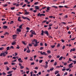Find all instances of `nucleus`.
Listing matches in <instances>:
<instances>
[{
	"label": "nucleus",
	"instance_id": "nucleus-1",
	"mask_svg": "<svg viewBox=\"0 0 76 76\" xmlns=\"http://www.w3.org/2000/svg\"><path fill=\"white\" fill-rule=\"evenodd\" d=\"M8 53V52L7 51H5L4 53H1V54L0 55V56H6V55H7Z\"/></svg>",
	"mask_w": 76,
	"mask_h": 76
},
{
	"label": "nucleus",
	"instance_id": "nucleus-2",
	"mask_svg": "<svg viewBox=\"0 0 76 76\" xmlns=\"http://www.w3.org/2000/svg\"><path fill=\"white\" fill-rule=\"evenodd\" d=\"M30 32H31L32 34H33L34 35H36L37 34L35 33V32L34 31H33V30H31L30 31Z\"/></svg>",
	"mask_w": 76,
	"mask_h": 76
},
{
	"label": "nucleus",
	"instance_id": "nucleus-3",
	"mask_svg": "<svg viewBox=\"0 0 76 76\" xmlns=\"http://www.w3.org/2000/svg\"><path fill=\"white\" fill-rule=\"evenodd\" d=\"M22 18L23 19H26V20L27 19L28 20H30V19L27 17H25L22 16Z\"/></svg>",
	"mask_w": 76,
	"mask_h": 76
},
{
	"label": "nucleus",
	"instance_id": "nucleus-4",
	"mask_svg": "<svg viewBox=\"0 0 76 76\" xmlns=\"http://www.w3.org/2000/svg\"><path fill=\"white\" fill-rule=\"evenodd\" d=\"M40 53H41V54L43 55H47V56H48V55L45 52H43V53H42V52H40Z\"/></svg>",
	"mask_w": 76,
	"mask_h": 76
},
{
	"label": "nucleus",
	"instance_id": "nucleus-5",
	"mask_svg": "<svg viewBox=\"0 0 76 76\" xmlns=\"http://www.w3.org/2000/svg\"><path fill=\"white\" fill-rule=\"evenodd\" d=\"M47 10H46V12H48L49 11V10H50V7H47Z\"/></svg>",
	"mask_w": 76,
	"mask_h": 76
},
{
	"label": "nucleus",
	"instance_id": "nucleus-6",
	"mask_svg": "<svg viewBox=\"0 0 76 76\" xmlns=\"http://www.w3.org/2000/svg\"><path fill=\"white\" fill-rule=\"evenodd\" d=\"M75 48H74V49H71L70 50V52H72V51H74L75 50Z\"/></svg>",
	"mask_w": 76,
	"mask_h": 76
},
{
	"label": "nucleus",
	"instance_id": "nucleus-7",
	"mask_svg": "<svg viewBox=\"0 0 76 76\" xmlns=\"http://www.w3.org/2000/svg\"><path fill=\"white\" fill-rule=\"evenodd\" d=\"M45 34H47V35L48 36L49 35V33L48 31H45Z\"/></svg>",
	"mask_w": 76,
	"mask_h": 76
},
{
	"label": "nucleus",
	"instance_id": "nucleus-8",
	"mask_svg": "<svg viewBox=\"0 0 76 76\" xmlns=\"http://www.w3.org/2000/svg\"><path fill=\"white\" fill-rule=\"evenodd\" d=\"M8 28V26H4L3 27V28L4 29H6V28Z\"/></svg>",
	"mask_w": 76,
	"mask_h": 76
},
{
	"label": "nucleus",
	"instance_id": "nucleus-9",
	"mask_svg": "<svg viewBox=\"0 0 76 76\" xmlns=\"http://www.w3.org/2000/svg\"><path fill=\"white\" fill-rule=\"evenodd\" d=\"M20 17H19L18 18V21H20V22H22V20L20 19Z\"/></svg>",
	"mask_w": 76,
	"mask_h": 76
},
{
	"label": "nucleus",
	"instance_id": "nucleus-10",
	"mask_svg": "<svg viewBox=\"0 0 76 76\" xmlns=\"http://www.w3.org/2000/svg\"><path fill=\"white\" fill-rule=\"evenodd\" d=\"M16 43V42L15 41H14L12 43V45H15Z\"/></svg>",
	"mask_w": 76,
	"mask_h": 76
},
{
	"label": "nucleus",
	"instance_id": "nucleus-11",
	"mask_svg": "<svg viewBox=\"0 0 76 76\" xmlns=\"http://www.w3.org/2000/svg\"><path fill=\"white\" fill-rule=\"evenodd\" d=\"M35 8H35V10H37L39 9V7L38 6H36Z\"/></svg>",
	"mask_w": 76,
	"mask_h": 76
},
{
	"label": "nucleus",
	"instance_id": "nucleus-12",
	"mask_svg": "<svg viewBox=\"0 0 76 76\" xmlns=\"http://www.w3.org/2000/svg\"><path fill=\"white\" fill-rule=\"evenodd\" d=\"M30 14V12H26L25 14H24V15H28Z\"/></svg>",
	"mask_w": 76,
	"mask_h": 76
},
{
	"label": "nucleus",
	"instance_id": "nucleus-13",
	"mask_svg": "<svg viewBox=\"0 0 76 76\" xmlns=\"http://www.w3.org/2000/svg\"><path fill=\"white\" fill-rule=\"evenodd\" d=\"M44 32L43 30H42V34H41V35L42 36H43L44 35Z\"/></svg>",
	"mask_w": 76,
	"mask_h": 76
},
{
	"label": "nucleus",
	"instance_id": "nucleus-14",
	"mask_svg": "<svg viewBox=\"0 0 76 76\" xmlns=\"http://www.w3.org/2000/svg\"><path fill=\"white\" fill-rule=\"evenodd\" d=\"M17 31L19 32H20L21 31V29H17Z\"/></svg>",
	"mask_w": 76,
	"mask_h": 76
},
{
	"label": "nucleus",
	"instance_id": "nucleus-15",
	"mask_svg": "<svg viewBox=\"0 0 76 76\" xmlns=\"http://www.w3.org/2000/svg\"><path fill=\"white\" fill-rule=\"evenodd\" d=\"M12 36L13 37V38L14 39H15L16 38L15 37L17 36L16 35H13Z\"/></svg>",
	"mask_w": 76,
	"mask_h": 76
},
{
	"label": "nucleus",
	"instance_id": "nucleus-16",
	"mask_svg": "<svg viewBox=\"0 0 76 76\" xmlns=\"http://www.w3.org/2000/svg\"><path fill=\"white\" fill-rule=\"evenodd\" d=\"M63 57L62 56L59 59V60L60 61L63 58Z\"/></svg>",
	"mask_w": 76,
	"mask_h": 76
},
{
	"label": "nucleus",
	"instance_id": "nucleus-17",
	"mask_svg": "<svg viewBox=\"0 0 76 76\" xmlns=\"http://www.w3.org/2000/svg\"><path fill=\"white\" fill-rule=\"evenodd\" d=\"M45 14H40V17L42 16H45Z\"/></svg>",
	"mask_w": 76,
	"mask_h": 76
},
{
	"label": "nucleus",
	"instance_id": "nucleus-18",
	"mask_svg": "<svg viewBox=\"0 0 76 76\" xmlns=\"http://www.w3.org/2000/svg\"><path fill=\"white\" fill-rule=\"evenodd\" d=\"M59 72L58 71H55V74L56 75V74L58 73Z\"/></svg>",
	"mask_w": 76,
	"mask_h": 76
},
{
	"label": "nucleus",
	"instance_id": "nucleus-19",
	"mask_svg": "<svg viewBox=\"0 0 76 76\" xmlns=\"http://www.w3.org/2000/svg\"><path fill=\"white\" fill-rule=\"evenodd\" d=\"M39 3V2H36L35 3H34V5H37Z\"/></svg>",
	"mask_w": 76,
	"mask_h": 76
},
{
	"label": "nucleus",
	"instance_id": "nucleus-20",
	"mask_svg": "<svg viewBox=\"0 0 76 76\" xmlns=\"http://www.w3.org/2000/svg\"><path fill=\"white\" fill-rule=\"evenodd\" d=\"M4 49V48L3 47L0 48V50H2Z\"/></svg>",
	"mask_w": 76,
	"mask_h": 76
},
{
	"label": "nucleus",
	"instance_id": "nucleus-21",
	"mask_svg": "<svg viewBox=\"0 0 76 76\" xmlns=\"http://www.w3.org/2000/svg\"><path fill=\"white\" fill-rule=\"evenodd\" d=\"M63 68H64V69H62V71H65L66 69H65V67H63Z\"/></svg>",
	"mask_w": 76,
	"mask_h": 76
},
{
	"label": "nucleus",
	"instance_id": "nucleus-22",
	"mask_svg": "<svg viewBox=\"0 0 76 76\" xmlns=\"http://www.w3.org/2000/svg\"><path fill=\"white\" fill-rule=\"evenodd\" d=\"M10 47H8L7 48V50L6 51L8 50H10Z\"/></svg>",
	"mask_w": 76,
	"mask_h": 76
},
{
	"label": "nucleus",
	"instance_id": "nucleus-23",
	"mask_svg": "<svg viewBox=\"0 0 76 76\" xmlns=\"http://www.w3.org/2000/svg\"><path fill=\"white\" fill-rule=\"evenodd\" d=\"M23 24L19 26V28H20V29L21 28H22V26H23Z\"/></svg>",
	"mask_w": 76,
	"mask_h": 76
},
{
	"label": "nucleus",
	"instance_id": "nucleus-24",
	"mask_svg": "<svg viewBox=\"0 0 76 76\" xmlns=\"http://www.w3.org/2000/svg\"><path fill=\"white\" fill-rule=\"evenodd\" d=\"M38 46V44H34V46L37 47Z\"/></svg>",
	"mask_w": 76,
	"mask_h": 76
},
{
	"label": "nucleus",
	"instance_id": "nucleus-25",
	"mask_svg": "<svg viewBox=\"0 0 76 76\" xmlns=\"http://www.w3.org/2000/svg\"><path fill=\"white\" fill-rule=\"evenodd\" d=\"M54 69V68H52L50 69V71H52Z\"/></svg>",
	"mask_w": 76,
	"mask_h": 76
},
{
	"label": "nucleus",
	"instance_id": "nucleus-26",
	"mask_svg": "<svg viewBox=\"0 0 76 76\" xmlns=\"http://www.w3.org/2000/svg\"><path fill=\"white\" fill-rule=\"evenodd\" d=\"M15 8V7H12V8H11V9L12 10H14Z\"/></svg>",
	"mask_w": 76,
	"mask_h": 76
},
{
	"label": "nucleus",
	"instance_id": "nucleus-27",
	"mask_svg": "<svg viewBox=\"0 0 76 76\" xmlns=\"http://www.w3.org/2000/svg\"><path fill=\"white\" fill-rule=\"evenodd\" d=\"M72 62L73 63H74V64H76V61H72Z\"/></svg>",
	"mask_w": 76,
	"mask_h": 76
},
{
	"label": "nucleus",
	"instance_id": "nucleus-28",
	"mask_svg": "<svg viewBox=\"0 0 76 76\" xmlns=\"http://www.w3.org/2000/svg\"><path fill=\"white\" fill-rule=\"evenodd\" d=\"M30 52H31L30 50H28L27 51V52L28 53H30Z\"/></svg>",
	"mask_w": 76,
	"mask_h": 76
},
{
	"label": "nucleus",
	"instance_id": "nucleus-29",
	"mask_svg": "<svg viewBox=\"0 0 76 76\" xmlns=\"http://www.w3.org/2000/svg\"><path fill=\"white\" fill-rule=\"evenodd\" d=\"M13 71H10V72H9L7 73L8 74H10V73H12L13 72Z\"/></svg>",
	"mask_w": 76,
	"mask_h": 76
},
{
	"label": "nucleus",
	"instance_id": "nucleus-30",
	"mask_svg": "<svg viewBox=\"0 0 76 76\" xmlns=\"http://www.w3.org/2000/svg\"><path fill=\"white\" fill-rule=\"evenodd\" d=\"M55 45L51 46V48H55Z\"/></svg>",
	"mask_w": 76,
	"mask_h": 76
},
{
	"label": "nucleus",
	"instance_id": "nucleus-31",
	"mask_svg": "<svg viewBox=\"0 0 76 76\" xmlns=\"http://www.w3.org/2000/svg\"><path fill=\"white\" fill-rule=\"evenodd\" d=\"M40 15H41V14H40V13H39L38 14H37V16L38 17H40Z\"/></svg>",
	"mask_w": 76,
	"mask_h": 76
},
{
	"label": "nucleus",
	"instance_id": "nucleus-32",
	"mask_svg": "<svg viewBox=\"0 0 76 76\" xmlns=\"http://www.w3.org/2000/svg\"><path fill=\"white\" fill-rule=\"evenodd\" d=\"M14 23V21H12L10 23V24H12Z\"/></svg>",
	"mask_w": 76,
	"mask_h": 76
},
{
	"label": "nucleus",
	"instance_id": "nucleus-33",
	"mask_svg": "<svg viewBox=\"0 0 76 76\" xmlns=\"http://www.w3.org/2000/svg\"><path fill=\"white\" fill-rule=\"evenodd\" d=\"M26 29L27 30V31H29V30L30 29V28L28 27H27L26 28Z\"/></svg>",
	"mask_w": 76,
	"mask_h": 76
},
{
	"label": "nucleus",
	"instance_id": "nucleus-34",
	"mask_svg": "<svg viewBox=\"0 0 76 76\" xmlns=\"http://www.w3.org/2000/svg\"><path fill=\"white\" fill-rule=\"evenodd\" d=\"M52 7H55V8H58V7H56V6H52Z\"/></svg>",
	"mask_w": 76,
	"mask_h": 76
},
{
	"label": "nucleus",
	"instance_id": "nucleus-35",
	"mask_svg": "<svg viewBox=\"0 0 76 76\" xmlns=\"http://www.w3.org/2000/svg\"><path fill=\"white\" fill-rule=\"evenodd\" d=\"M69 66V67L70 68H71L72 67H73L74 66Z\"/></svg>",
	"mask_w": 76,
	"mask_h": 76
},
{
	"label": "nucleus",
	"instance_id": "nucleus-36",
	"mask_svg": "<svg viewBox=\"0 0 76 76\" xmlns=\"http://www.w3.org/2000/svg\"><path fill=\"white\" fill-rule=\"evenodd\" d=\"M60 8H62L63 7V6H61V5H60V6H58Z\"/></svg>",
	"mask_w": 76,
	"mask_h": 76
},
{
	"label": "nucleus",
	"instance_id": "nucleus-37",
	"mask_svg": "<svg viewBox=\"0 0 76 76\" xmlns=\"http://www.w3.org/2000/svg\"><path fill=\"white\" fill-rule=\"evenodd\" d=\"M43 48H44L43 47H40V50H43Z\"/></svg>",
	"mask_w": 76,
	"mask_h": 76
},
{
	"label": "nucleus",
	"instance_id": "nucleus-38",
	"mask_svg": "<svg viewBox=\"0 0 76 76\" xmlns=\"http://www.w3.org/2000/svg\"><path fill=\"white\" fill-rule=\"evenodd\" d=\"M43 60H40L39 61V63H41L42 62Z\"/></svg>",
	"mask_w": 76,
	"mask_h": 76
},
{
	"label": "nucleus",
	"instance_id": "nucleus-39",
	"mask_svg": "<svg viewBox=\"0 0 76 76\" xmlns=\"http://www.w3.org/2000/svg\"><path fill=\"white\" fill-rule=\"evenodd\" d=\"M61 41L63 43H64L65 42V41L62 39H61Z\"/></svg>",
	"mask_w": 76,
	"mask_h": 76
},
{
	"label": "nucleus",
	"instance_id": "nucleus-40",
	"mask_svg": "<svg viewBox=\"0 0 76 76\" xmlns=\"http://www.w3.org/2000/svg\"><path fill=\"white\" fill-rule=\"evenodd\" d=\"M73 63H72L70 64L69 65V66H72V65H73Z\"/></svg>",
	"mask_w": 76,
	"mask_h": 76
},
{
	"label": "nucleus",
	"instance_id": "nucleus-41",
	"mask_svg": "<svg viewBox=\"0 0 76 76\" xmlns=\"http://www.w3.org/2000/svg\"><path fill=\"white\" fill-rule=\"evenodd\" d=\"M65 46H63V47L62 48V49L63 50L65 48Z\"/></svg>",
	"mask_w": 76,
	"mask_h": 76
},
{
	"label": "nucleus",
	"instance_id": "nucleus-42",
	"mask_svg": "<svg viewBox=\"0 0 76 76\" xmlns=\"http://www.w3.org/2000/svg\"><path fill=\"white\" fill-rule=\"evenodd\" d=\"M6 34H7V35H9V34L8 33V32H6L5 34H4V35H6Z\"/></svg>",
	"mask_w": 76,
	"mask_h": 76
},
{
	"label": "nucleus",
	"instance_id": "nucleus-43",
	"mask_svg": "<svg viewBox=\"0 0 76 76\" xmlns=\"http://www.w3.org/2000/svg\"><path fill=\"white\" fill-rule=\"evenodd\" d=\"M29 46L32 47V44H30V43L28 44Z\"/></svg>",
	"mask_w": 76,
	"mask_h": 76
},
{
	"label": "nucleus",
	"instance_id": "nucleus-44",
	"mask_svg": "<svg viewBox=\"0 0 76 76\" xmlns=\"http://www.w3.org/2000/svg\"><path fill=\"white\" fill-rule=\"evenodd\" d=\"M48 57H49V58H51V57H52V56H48Z\"/></svg>",
	"mask_w": 76,
	"mask_h": 76
},
{
	"label": "nucleus",
	"instance_id": "nucleus-45",
	"mask_svg": "<svg viewBox=\"0 0 76 76\" xmlns=\"http://www.w3.org/2000/svg\"><path fill=\"white\" fill-rule=\"evenodd\" d=\"M8 62H5V63H4V64H5V65H7V64H8Z\"/></svg>",
	"mask_w": 76,
	"mask_h": 76
},
{
	"label": "nucleus",
	"instance_id": "nucleus-46",
	"mask_svg": "<svg viewBox=\"0 0 76 76\" xmlns=\"http://www.w3.org/2000/svg\"><path fill=\"white\" fill-rule=\"evenodd\" d=\"M24 68V67L23 66H20V69H23Z\"/></svg>",
	"mask_w": 76,
	"mask_h": 76
},
{
	"label": "nucleus",
	"instance_id": "nucleus-47",
	"mask_svg": "<svg viewBox=\"0 0 76 76\" xmlns=\"http://www.w3.org/2000/svg\"><path fill=\"white\" fill-rule=\"evenodd\" d=\"M67 33H68L69 34H71V32L70 31H69L67 32Z\"/></svg>",
	"mask_w": 76,
	"mask_h": 76
},
{
	"label": "nucleus",
	"instance_id": "nucleus-48",
	"mask_svg": "<svg viewBox=\"0 0 76 76\" xmlns=\"http://www.w3.org/2000/svg\"><path fill=\"white\" fill-rule=\"evenodd\" d=\"M46 65L45 66V68H47L48 67V65Z\"/></svg>",
	"mask_w": 76,
	"mask_h": 76
},
{
	"label": "nucleus",
	"instance_id": "nucleus-49",
	"mask_svg": "<svg viewBox=\"0 0 76 76\" xmlns=\"http://www.w3.org/2000/svg\"><path fill=\"white\" fill-rule=\"evenodd\" d=\"M48 53H51V51L50 50H48Z\"/></svg>",
	"mask_w": 76,
	"mask_h": 76
},
{
	"label": "nucleus",
	"instance_id": "nucleus-50",
	"mask_svg": "<svg viewBox=\"0 0 76 76\" xmlns=\"http://www.w3.org/2000/svg\"><path fill=\"white\" fill-rule=\"evenodd\" d=\"M7 70L8 71H9L10 69L8 67H7Z\"/></svg>",
	"mask_w": 76,
	"mask_h": 76
},
{
	"label": "nucleus",
	"instance_id": "nucleus-51",
	"mask_svg": "<svg viewBox=\"0 0 76 76\" xmlns=\"http://www.w3.org/2000/svg\"><path fill=\"white\" fill-rule=\"evenodd\" d=\"M12 49H14V47L13 46H11L10 48V49H12Z\"/></svg>",
	"mask_w": 76,
	"mask_h": 76
},
{
	"label": "nucleus",
	"instance_id": "nucleus-52",
	"mask_svg": "<svg viewBox=\"0 0 76 76\" xmlns=\"http://www.w3.org/2000/svg\"><path fill=\"white\" fill-rule=\"evenodd\" d=\"M45 63H46V64L45 65H48V63L47 61H46V62H45Z\"/></svg>",
	"mask_w": 76,
	"mask_h": 76
},
{
	"label": "nucleus",
	"instance_id": "nucleus-53",
	"mask_svg": "<svg viewBox=\"0 0 76 76\" xmlns=\"http://www.w3.org/2000/svg\"><path fill=\"white\" fill-rule=\"evenodd\" d=\"M19 5H20V4H16V7H18Z\"/></svg>",
	"mask_w": 76,
	"mask_h": 76
},
{
	"label": "nucleus",
	"instance_id": "nucleus-54",
	"mask_svg": "<svg viewBox=\"0 0 76 76\" xmlns=\"http://www.w3.org/2000/svg\"><path fill=\"white\" fill-rule=\"evenodd\" d=\"M60 46V44H58V45H57V47H59Z\"/></svg>",
	"mask_w": 76,
	"mask_h": 76
},
{
	"label": "nucleus",
	"instance_id": "nucleus-55",
	"mask_svg": "<svg viewBox=\"0 0 76 76\" xmlns=\"http://www.w3.org/2000/svg\"><path fill=\"white\" fill-rule=\"evenodd\" d=\"M57 63L56 62H55V63L54 64V66H56L57 65Z\"/></svg>",
	"mask_w": 76,
	"mask_h": 76
},
{
	"label": "nucleus",
	"instance_id": "nucleus-56",
	"mask_svg": "<svg viewBox=\"0 0 76 76\" xmlns=\"http://www.w3.org/2000/svg\"><path fill=\"white\" fill-rule=\"evenodd\" d=\"M7 23V22L6 21H5L3 23V24H5Z\"/></svg>",
	"mask_w": 76,
	"mask_h": 76
},
{
	"label": "nucleus",
	"instance_id": "nucleus-57",
	"mask_svg": "<svg viewBox=\"0 0 76 76\" xmlns=\"http://www.w3.org/2000/svg\"><path fill=\"white\" fill-rule=\"evenodd\" d=\"M31 64V65H34L35 63H34V62L32 63Z\"/></svg>",
	"mask_w": 76,
	"mask_h": 76
},
{
	"label": "nucleus",
	"instance_id": "nucleus-58",
	"mask_svg": "<svg viewBox=\"0 0 76 76\" xmlns=\"http://www.w3.org/2000/svg\"><path fill=\"white\" fill-rule=\"evenodd\" d=\"M26 5V4H24V5H23V6H22V7H25V6Z\"/></svg>",
	"mask_w": 76,
	"mask_h": 76
},
{
	"label": "nucleus",
	"instance_id": "nucleus-59",
	"mask_svg": "<svg viewBox=\"0 0 76 76\" xmlns=\"http://www.w3.org/2000/svg\"><path fill=\"white\" fill-rule=\"evenodd\" d=\"M12 69H13L14 71H15V70L17 69V68H14V67L13 68H12Z\"/></svg>",
	"mask_w": 76,
	"mask_h": 76
},
{
	"label": "nucleus",
	"instance_id": "nucleus-60",
	"mask_svg": "<svg viewBox=\"0 0 76 76\" xmlns=\"http://www.w3.org/2000/svg\"><path fill=\"white\" fill-rule=\"evenodd\" d=\"M61 23H62V24H66V23H65V22H62Z\"/></svg>",
	"mask_w": 76,
	"mask_h": 76
},
{
	"label": "nucleus",
	"instance_id": "nucleus-61",
	"mask_svg": "<svg viewBox=\"0 0 76 76\" xmlns=\"http://www.w3.org/2000/svg\"><path fill=\"white\" fill-rule=\"evenodd\" d=\"M54 61V60H52L51 61H50V62L52 63Z\"/></svg>",
	"mask_w": 76,
	"mask_h": 76
},
{
	"label": "nucleus",
	"instance_id": "nucleus-62",
	"mask_svg": "<svg viewBox=\"0 0 76 76\" xmlns=\"http://www.w3.org/2000/svg\"><path fill=\"white\" fill-rule=\"evenodd\" d=\"M32 73H33L32 72H31L30 73L31 74V75L30 76H33Z\"/></svg>",
	"mask_w": 76,
	"mask_h": 76
},
{
	"label": "nucleus",
	"instance_id": "nucleus-63",
	"mask_svg": "<svg viewBox=\"0 0 76 76\" xmlns=\"http://www.w3.org/2000/svg\"><path fill=\"white\" fill-rule=\"evenodd\" d=\"M12 74H11L10 75H7V76H12Z\"/></svg>",
	"mask_w": 76,
	"mask_h": 76
},
{
	"label": "nucleus",
	"instance_id": "nucleus-64",
	"mask_svg": "<svg viewBox=\"0 0 76 76\" xmlns=\"http://www.w3.org/2000/svg\"><path fill=\"white\" fill-rule=\"evenodd\" d=\"M33 8H30V10L32 11V12L33 11Z\"/></svg>",
	"mask_w": 76,
	"mask_h": 76
}]
</instances>
